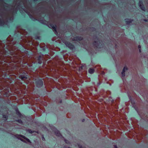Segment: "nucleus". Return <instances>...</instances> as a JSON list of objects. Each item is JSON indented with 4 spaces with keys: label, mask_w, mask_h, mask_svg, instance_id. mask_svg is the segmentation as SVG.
Instances as JSON below:
<instances>
[{
    "label": "nucleus",
    "mask_w": 148,
    "mask_h": 148,
    "mask_svg": "<svg viewBox=\"0 0 148 148\" xmlns=\"http://www.w3.org/2000/svg\"><path fill=\"white\" fill-rule=\"evenodd\" d=\"M93 44L94 45L98 48H101L103 46V44L102 41L98 38L95 40Z\"/></svg>",
    "instance_id": "nucleus-1"
},
{
    "label": "nucleus",
    "mask_w": 148,
    "mask_h": 148,
    "mask_svg": "<svg viewBox=\"0 0 148 148\" xmlns=\"http://www.w3.org/2000/svg\"><path fill=\"white\" fill-rule=\"evenodd\" d=\"M63 42L66 47H68L70 49H73L75 48L74 45L69 42L63 41Z\"/></svg>",
    "instance_id": "nucleus-2"
},
{
    "label": "nucleus",
    "mask_w": 148,
    "mask_h": 148,
    "mask_svg": "<svg viewBox=\"0 0 148 148\" xmlns=\"http://www.w3.org/2000/svg\"><path fill=\"white\" fill-rule=\"evenodd\" d=\"M36 86L38 88L41 87L43 84V82L41 79H38L36 82Z\"/></svg>",
    "instance_id": "nucleus-3"
},
{
    "label": "nucleus",
    "mask_w": 148,
    "mask_h": 148,
    "mask_svg": "<svg viewBox=\"0 0 148 148\" xmlns=\"http://www.w3.org/2000/svg\"><path fill=\"white\" fill-rule=\"evenodd\" d=\"M126 24L127 25H131L134 20L131 19L126 18L125 19Z\"/></svg>",
    "instance_id": "nucleus-4"
},
{
    "label": "nucleus",
    "mask_w": 148,
    "mask_h": 148,
    "mask_svg": "<svg viewBox=\"0 0 148 148\" xmlns=\"http://www.w3.org/2000/svg\"><path fill=\"white\" fill-rule=\"evenodd\" d=\"M83 39V38L81 37V36H76L72 39V40L73 41H78V40H82Z\"/></svg>",
    "instance_id": "nucleus-5"
},
{
    "label": "nucleus",
    "mask_w": 148,
    "mask_h": 148,
    "mask_svg": "<svg viewBox=\"0 0 148 148\" xmlns=\"http://www.w3.org/2000/svg\"><path fill=\"white\" fill-rule=\"evenodd\" d=\"M128 69L127 68L126 66L124 67L121 72L122 77H124L125 76V72Z\"/></svg>",
    "instance_id": "nucleus-6"
},
{
    "label": "nucleus",
    "mask_w": 148,
    "mask_h": 148,
    "mask_svg": "<svg viewBox=\"0 0 148 148\" xmlns=\"http://www.w3.org/2000/svg\"><path fill=\"white\" fill-rule=\"evenodd\" d=\"M56 26L55 25L51 24H50L49 26V27L50 28H52L53 31H55L56 32V30L55 27Z\"/></svg>",
    "instance_id": "nucleus-7"
},
{
    "label": "nucleus",
    "mask_w": 148,
    "mask_h": 148,
    "mask_svg": "<svg viewBox=\"0 0 148 148\" xmlns=\"http://www.w3.org/2000/svg\"><path fill=\"white\" fill-rule=\"evenodd\" d=\"M55 134L58 136H62L61 134H60V132L59 131L57 130H56L55 131Z\"/></svg>",
    "instance_id": "nucleus-8"
},
{
    "label": "nucleus",
    "mask_w": 148,
    "mask_h": 148,
    "mask_svg": "<svg viewBox=\"0 0 148 148\" xmlns=\"http://www.w3.org/2000/svg\"><path fill=\"white\" fill-rule=\"evenodd\" d=\"M5 21L3 19H0V25L1 26L3 25L5 23Z\"/></svg>",
    "instance_id": "nucleus-9"
},
{
    "label": "nucleus",
    "mask_w": 148,
    "mask_h": 148,
    "mask_svg": "<svg viewBox=\"0 0 148 148\" xmlns=\"http://www.w3.org/2000/svg\"><path fill=\"white\" fill-rule=\"evenodd\" d=\"M3 118L4 120L6 121L8 119V116L6 114H3Z\"/></svg>",
    "instance_id": "nucleus-10"
},
{
    "label": "nucleus",
    "mask_w": 148,
    "mask_h": 148,
    "mask_svg": "<svg viewBox=\"0 0 148 148\" xmlns=\"http://www.w3.org/2000/svg\"><path fill=\"white\" fill-rule=\"evenodd\" d=\"M88 72L92 74L94 73V70L93 69L90 68L89 69Z\"/></svg>",
    "instance_id": "nucleus-11"
},
{
    "label": "nucleus",
    "mask_w": 148,
    "mask_h": 148,
    "mask_svg": "<svg viewBox=\"0 0 148 148\" xmlns=\"http://www.w3.org/2000/svg\"><path fill=\"white\" fill-rule=\"evenodd\" d=\"M19 78L23 80H25L27 78L26 77L22 75L20 76Z\"/></svg>",
    "instance_id": "nucleus-12"
},
{
    "label": "nucleus",
    "mask_w": 148,
    "mask_h": 148,
    "mask_svg": "<svg viewBox=\"0 0 148 148\" xmlns=\"http://www.w3.org/2000/svg\"><path fill=\"white\" fill-rule=\"evenodd\" d=\"M16 114L17 115H18L19 116H20L21 115V114L20 112L18 111V109H16Z\"/></svg>",
    "instance_id": "nucleus-13"
},
{
    "label": "nucleus",
    "mask_w": 148,
    "mask_h": 148,
    "mask_svg": "<svg viewBox=\"0 0 148 148\" xmlns=\"http://www.w3.org/2000/svg\"><path fill=\"white\" fill-rule=\"evenodd\" d=\"M139 7H140L141 9L142 10H143L144 11H145V8L144 7V6L143 5H141V6H139Z\"/></svg>",
    "instance_id": "nucleus-14"
},
{
    "label": "nucleus",
    "mask_w": 148,
    "mask_h": 148,
    "mask_svg": "<svg viewBox=\"0 0 148 148\" xmlns=\"http://www.w3.org/2000/svg\"><path fill=\"white\" fill-rule=\"evenodd\" d=\"M27 131L29 133H30L31 134H32L34 132V131H32L30 129H28L27 130Z\"/></svg>",
    "instance_id": "nucleus-15"
},
{
    "label": "nucleus",
    "mask_w": 148,
    "mask_h": 148,
    "mask_svg": "<svg viewBox=\"0 0 148 148\" xmlns=\"http://www.w3.org/2000/svg\"><path fill=\"white\" fill-rule=\"evenodd\" d=\"M18 123H21V124H23V122L21 120V119H19L18 120L16 121Z\"/></svg>",
    "instance_id": "nucleus-16"
},
{
    "label": "nucleus",
    "mask_w": 148,
    "mask_h": 148,
    "mask_svg": "<svg viewBox=\"0 0 148 148\" xmlns=\"http://www.w3.org/2000/svg\"><path fill=\"white\" fill-rule=\"evenodd\" d=\"M143 5V4L142 2L140 1L138 3V5L139 6H141V5Z\"/></svg>",
    "instance_id": "nucleus-17"
},
{
    "label": "nucleus",
    "mask_w": 148,
    "mask_h": 148,
    "mask_svg": "<svg viewBox=\"0 0 148 148\" xmlns=\"http://www.w3.org/2000/svg\"><path fill=\"white\" fill-rule=\"evenodd\" d=\"M25 139H26L27 142L31 143L30 140L28 138H26Z\"/></svg>",
    "instance_id": "nucleus-18"
},
{
    "label": "nucleus",
    "mask_w": 148,
    "mask_h": 148,
    "mask_svg": "<svg viewBox=\"0 0 148 148\" xmlns=\"http://www.w3.org/2000/svg\"><path fill=\"white\" fill-rule=\"evenodd\" d=\"M84 66H81L79 68V70H80L81 69H82L83 68V67Z\"/></svg>",
    "instance_id": "nucleus-19"
},
{
    "label": "nucleus",
    "mask_w": 148,
    "mask_h": 148,
    "mask_svg": "<svg viewBox=\"0 0 148 148\" xmlns=\"http://www.w3.org/2000/svg\"><path fill=\"white\" fill-rule=\"evenodd\" d=\"M64 141H65V142L67 143H69V142L67 140H66V139H65L64 140Z\"/></svg>",
    "instance_id": "nucleus-20"
},
{
    "label": "nucleus",
    "mask_w": 148,
    "mask_h": 148,
    "mask_svg": "<svg viewBox=\"0 0 148 148\" xmlns=\"http://www.w3.org/2000/svg\"><path fill=\"white\" fill-rule=\"evenodd\" d=\"M21 136L22 137V138H24V139H25L26 137L25 136H23V135H21Z\"/></svg>",
    "instance_id": "nucleus-21"
},
{
    "label": "nucleus",
    "mask_w": 148,
    "mask_h": 148,
    "mask_svg": "<svg viewBox=\"0 0 148 148\" xmlns=\"http://www.w3.org/2000/svg\"><path fill=\"white\" fill-rule=\"evenodd\" d=\"M143 20L145 22H148V19H144Z\"/></svg>",
    "instance_id": "nucleus-22"
},
{
    "label": "nucleus",
    "mask_w": 148,
    "mask_h": 148,
    "mask_svg": "<svg viewBox=\"0 0 148 148\" xmlns=\"http://www.w3.org/2000/svg\"><path fill=\"white\" fill-rule=\"evenodd\" d=\"M42 140H45V139L43 136H42Z\"/></svg>",
    "instance_id": "nucleus-23"
},
{
    "label": "nucleus",
    "mask_w": 148,
    "mask_h": 148,
    "mask_svg": "<svg viewBox=\"0 0 148 148\" xmlns=\"http://www.w3.org/2000/svg\"><path fill=\"white\" fill-rule=\"evenodd\" d=\"M78 146L80 148H81L82 147V146L80 145H79Z\"/></svg>",
    "instance_id": "nucleus-24"
},
{
    "label": "nucleus",
    "mask_w": 148,
    "mask_h": 148,
    "mask_svg": "<svg viewBox=\"0 0 148 148\" xmlns=\"http://www.w3.org/2000/svg\"><path fill=\"white\" fill-rule=\"evenodd\" d=\"M138 48L140 49L141 48V46L140 45H138Z\"/></svg>",
    "instance_id": "nucleus-25"
},
{
    "label": "nucleus",
    "mask_w": 148,
    "mask_h": 148,
    "mask_svg": "<svg viewBox=\"0 0 148 148\" xmlns=\"http://www.w3.org/2000/svg\"><path fill=\"white\" fill-rule=\"evenodd\" d=\"M42 50L44 51H45V48H43L42 49Z\"/></svg>",
    "instance_id": "nucleus-26"
},
{
    "label": "nucleus",
    "mask_w": 148,
    "mask_h": 148,
    "mask_svg": "<svg viewBox=\"0 0 148 148\" xmlns=\"http://www.w3.org/2000/svg\"><path fill=\"white\" fill-rule=\"evenodd\" d=\"M84 120H85V119H82V122H83L84 121Z\"/></svg>",
    "instance_id": "nucleus-27"
},
{
    "label": "nucleus",
    "mask_w": 148,
    "mask_h": 148,
    "mask_svg": "<svg viewBox=\"0 0 148 148\" xmlns=\"http://www.w3.org/2000/svg\"><path fill=\"white\" fill-rule=\"evenodd\" d=\"M114 147L115 148H117V147L116 145H115Z\"/></svg>",
    "instance_id": "nucleus-28"
},
{
    "label": "nucleus",
    "mask_w": 148,
    "mask_h": 148,
    "mask_svg": "<svg viewBox=\"0 0 148 148\" xmlns=\"http://www.w3.org/2000/svg\"><path fill=\"white\" fill-rule=\"evenodd\" d=\"M139 51L140 52H141V50L140 49H139Z\"/></svg>",
    "instance_id": "nucleus-29"
},
{
    "label": "nucleus",
    "mask_w": 148,
    "mask_h": 148,
    "mask_svg": "<svg viewBox=\"0 0 148 148\" xmlns=\"http://www.w3.org/2000/svg\"><path fill=\"white\" fill-rule=\"evenodd\" d=\"M100 82H98V85H100Z\"/></svg>",
    "instance_id": "nucleus-30"
},
{
    "label": "nucleus",
    "mask_w": 148,
    "mask_h": 148,
    "mask_svg": "<svg viewBox=\"0 0 148 148\" xmlns=\"http://www.w3.org/2000/svg\"><path fill=\"white\" fill-rule=\"evenodd\" d=\"M60 103H62V100H61L60 102Z\"/></svg>",
    "instance_id": "nucleus-31"
},
{
    "label": "nucleus",
    "mask_w": 148,
    "mask_h": 148,
    "mask_svg": "<svg viewBox=\"0 0 148 148\" xmlns=\"http://www.w3.org/2000/svg\"><path fill=\"white\" fill-rule=\"evenodd\" d=\"M20 140L22 141H23V140H22V139H20Z\"/></svg>",
    "instance_id": "nucleus-32"
},
{
    "label": "nucleus",
    "mask_w": 148,
    "mask_h": 148,
    "mask_svg": "<svg viewBox=\"0 0 148 148\" xmlns=\"http://www.w3.org/2000/svg\"><path fill=\"white\" fill-rule=\"evenodd\" d=\"M102 73H103V74H104L105 73H104L103 72Z\"/></svg>",
    "instance_id": "nucleus-33"
},
{
    "label": "nucleus",
    "mask_w": 148,
    "mask_h": 148,
    "mask_svg": "<svg viewBox=\"0 0 148 148\" xmlns=\"http://www.w3.org/2000/svg\"><path fill=\"white\" fill-rule=\"evenodd\" d=\"M37 132V133H38H38H39V132Z\"/></svg>",
    "instance_id": "nucleus-34"
},
{
    "label": "nucleus",
    "mask_w": 148,
    "mask_h": 148,
    "mask_svg": "<svg viewBox=\"0 0 148 148\" xmlns=\"http://www.w3.org/2000/svg\"><path fill=\"white\" fill-rule=\"evenodd\" d=\"M23 142H25V141L24 140H23Z\"/></svg>",
    "instance_id": "nucleus-35"
},
{
    "label": "nucleus",
    "mask_w": 148,
    "mask_h": 148,
    "mask_svg": "<svg viewBox=\"0 0 148 148\" xmlns=\"http://www.w3.org/2000/svg\"><path fill=\"white\" fill-rule=\"evenodd\" d=\"M66 148H70L69 147H66Z\"/></svg>",
    "instance_id": "nucleus-36"
},
{
    "label": "nucleus",
    "mask_w": 148,
    "mask_h": 148,
    "mask_svg": "<svg viewBox=\"0 0 148 148\" xmlns=\"http://www.w3.org/2000/svg\"><path fill=\"white\" fill-rule=\"evenodd\" d=\"M113 101H114V100H112V102H113Z\"/></svg>",
    "instance_id": "nucleus-37"
},
{
    "label": "nucleus",
    "mask_w": 148,
    "mask_h": 148,
    "mask_svg": "<svg viewBox=\"0 0 148 148\" xmlns=\"http://www.w3.org/2000/svg\"><path fill=\"white\" fill-rule=\"evenodd\" d=\"M39 63L40 64H41V62L40 63V62H39Z\"/></svg>",
    "instance_id": "nucleus-38"
}]
</instances>
